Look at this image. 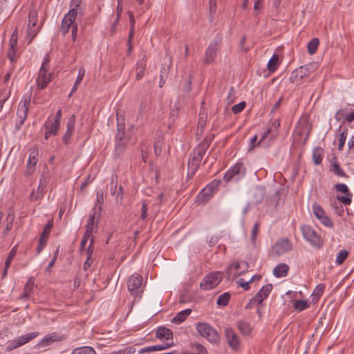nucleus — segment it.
<instances>
[{
  "label": "nucleus",
  "mask_w": 354,
  "mask_h": 354,
  "mask_svg": "<svg viewBox=\"0 0 354 354\" xmlns=\"http://www.w3.org/2000/svg\"><path fill=\"white\" fill-rule=\"evenodd\" d=\"M31 94L28 97L23 96L20 100L18 106V110L17 113V122L15 124V129L19 130L22 125L24 124L28 115L29 109V105L30 102Z\"/></svg>",
  "instance_id": "obj_1"
},
{
  "label": "nucleus",
  "mask_w": 354,
  "mask_h": 354,
  "mask_svg": "<svg viewBox=\"0 0 354 354\" xmlns=\"http://www.w3.org/2000/svg\"><path fill=\"white\" fill-rule=\"evenodd\" d=\"M246 174V168L242 162H236L234 166L230 167L223 176V180L226 183L230 181L238 182L243 178Z\"/></svg>",
  "instance_id": "obj_2"
},
{
  "label": "nucleus",
  "mask_w": 354,
  "mask_h": 354,
  "mask_svg": "<svg viewBox=\"0 0 354 354\" xmlns=\"http://www.w3.org/2000/svg\"><path fill=\"white\" fill-rule=\"evenodd\" d=\"M196 329L203 337L207 339L211 343L216 344L220 339L218 333L207 323H198L196 325Z\"/></svg>",
  "instance_id": "obj_3"
},
{
  "label": "nucleus",
  "mask_w": 354,
  "mask_h": 354,
  "mask_svg": "<svg viewBox=\"0 0 354 354\" xmlns=\"http://www.w3.org/2000/svg\"><path fill=\"white\" fill-rule=\"evenodd\" d=\"M292 245L290 240L287 238H281L272 247L268 255L270 258L274 259L292 250Z\"/></svg>",
  "instance_id": "obj_4"
},
{
  "label": "nucleus",
  "mask_w": 354,
  "mask_h": 354,
  "mask_svg": "<svg viewBox=\"0 0 354 354\" xmlns=\"http://www.w3.org/2000/svg\"><path fill=\"white\" fill-rule=\"evenodd\" d=\"M222 45V37L217 35L214 39L209 44L205 50L203 62L205 64H212L217 56Z\"/></svg>",
  "instance_id": "obj_5"
},
{
  "label": "nucleus",
  "mask_w": 354,
  "mask_h": 354,
  "mask_svg": "<svg viewBox=\"0 0 354 354\" xmlns=\"http://www.w3.org/2000/svg\"><path fill=\"white\" fill-rule=\"evenodd\" d=\"M301 232L304 238L312 245L320 248L323 245V241L317 232L309 225H303Z\"/></svg>",
  "instance_id": "obj_6"
},
{
  "label": "nucleus",
  "mask_w": 354,
  "mask_h": 354,
  "mask_svg": "<svg viewBox=\"0 0 354 354\" xmlns=\"http://www.w3.org/2000/svg\"><path fill=\"white\" fill-rule=\"evenodd\" d=\"M39 335V332L35 331L26 333V335H21L15 339H13L8 345L6 346V351H11L17 348L23 346L35 337H37Z\"/></svg>",
  "instance_id": "obj_7"
},
{
  "label": "nucleus",
  "mask_w": 354,
  "mask_h": 354,
  "mask_svg": "<svg viewBox=\"0 0 354 354\" xmlns=\"http://www.w3.org/2000/svg\"><path fill=\"white\" fill-rule=\"evenodd\" d=\"M39 335V332L35 331L26 333V335H21L15 339H13L8 345L6 346V351H11L17 348L23 346L35 337H37Z\"/></svg>",
  "instance_id": "obj_8"
},
{
  "label": "nucleus",
  "mask_w": 354,
  "mask_h": 354,
  "mask_svg": "<svg viewBox=\"0 0 354 354\" xmlns=\"http://www.w3.org/2000/svg\"><path fill=\"white\" fill-rule=\"evenodd\" d=\"M223 274L221 272H214L207 274L201 283V287L204 290H210L215 288L222 280Z\"/></svg>",
  "instance_id": "obj_9"
},
{
  "label": "nucleus",
  "mask_w": 354,
  "mask_h": 354,
  "mask_svg": "<svg viewBox=\"0 0 354 354\" xmlns=\"http://www.w3.org/2000/svg\"><path fill=\"white\" fill-rule=\"evenodd\" d=\"M142 277L140 274H135L131 275L127 281V288L132 296H140L142 292Z\"/></svg>",
  "instance_id": "obj_10"
},
{
  "label": "nucleus",
  "mask_w": 354,
  "mask_h": 354,
  "mask_svg": "<svg viewBox=\"0 0 354 354\" xmlns=\"http://www.w3.org/2000/svg\"><path fill=\"white\" fill-rule=\"evenodd\" d=\"M52 74L48 70L40 68L36 79L37 87L39 89H44L52 80Z\"/></svg>",
  "instance_id": "obj_11"
},
{
  "label": "nucleus",
  "mask_w": 354,
  "mask_h": 354,
  "mask_svg": "<svg viewBox=\"0 0 354 354\" xmlns=\"http://www.w3.org/2000/svg\"><path fill=\"white\" fill-rule=\"evenodd\" d=\"M53 226V219L49 220L47 223V224L45 225V227L44 229V231L40 235L39 240V244L38 246L36 248L37 254H39L44 248L45 247L46 244V239L48 237L51 229Z\"/></svg>",
  "instance_id": "obj_12"
},
{
  "label": "nucleus",
  "mask_w": 354,
  "mask_h": 354,
  "mask_svg": "<svg viewBox=\"0 0 354 354\" xmlns=\"http://www.w3.org/2000/svg\"><path fill=\"white\" fill-rule=\"evenodd\" d=\"M248 263L245 261L243 262H234L231 264L226 270V273L228 277H230L232 272L235 270V273L233 274L234 277H237L243 274L245 271L248 269Z\"/></svg>",
  "instance_id": "obj_13"
},
{
  "label": "nucleus",
  "mask_w": 354,
  "mask_h": 354,
  "mask_svg": "<svg viewBox=\"0 0 354 354\" xmlns=\"http://www.w3.org/2000/svg\"><path fill=\"white\" fill-rule=\"evenodd\" d=\"M17 45V30H15L10 38L9 41V49L7 53V57L10 59L12 67H14V63L15 61V53H16V47Z\"/></svg>",
  "instance_id": "obj_14"
},
{
  "label": "nucleus",
  "mask_w": 354,
  "mask_h": 354,
  "mask_svg": "<svg viewBox=\"0 0 354 354\" xmlns=\"http://www.w3.org/2000/svg\"><path fill=\"white\" fill-rule=\"evenodd\" d=\"M225 335L230 348L233 350H237L240 346V339L234 330L231 328H226L225 330Z\"/></svg>",
  "instance_id": "obj_15"
},
{
  "label": "nucleus",
  "mask_w": 354,
  "mask_h": 354,
  "mask_svg": "<svg viewBox=\"0 0 354 354\" xmlns=\"http://www.w3.org/2000/svg\"><path fill=\"white\" fill-rule=\"evenodd\" d=\"M65 339L64 335L58 334L57 333H52L46 335L40 342L39 344L42 346L51 345L56 342H61Z\"/></svg>",
  "instance_id": "obj_16"
},
{
  "label": "nucleus",
  "mask_w": 354,
  "mask_h": 354,
  "mask_svg": "<svg viewBox=\"0 0 354 354\" xmlns=\"http://www.w3.org/2000/svg\"><path fill=\"white\" fill-rule=\"evenodd\" d=\"M75 115H72L67 121V130L62 138V140L65 145H68L71 138V136L75 129Z\"/></svg>",
  "instance_id": "obj_17"
},
{
  "label": "nucleus",
  "mask_w": 354,
  "mask_h": 354,
  "mask_svg": "<svg viewBox=\"0 0 354 354\" xmlns=\"http://www.w3.org/2000/svg\"><path fill=\"white\" fill-rule=\"evenodd\" d=\"M207 145H198L190 153L189 157L194 159L195 162H201L204 155L207 151Z\"/></svg>",
  "instance_id": "obj_18"
},
{
  "label": "nucleus",
  "mask_w": 354,
  "mask_h": 354,
  "mask_svg": "<svg viewBox=\"0 0 354 354\" xmlns=\"http://www.w3.org/2000/svg\"><path fill=\"white\" fill-rule=\"evenodd\" d=\"M39 155L38 149L32 150L29 156V159L27 162L26 174L30 175L34 173L35 170V165L37 162V156Z\"/></svg>",
  "instance_id": "obj_19"
},
{
  "label": "nucleus",
  "mask_w": 354,
  "mask_h": 354,
  "mask_svg": "<svg viewBox=\"0 0 354 354\" xmlns=\"http://www.w3.org/2000/svg\"><path fill=\"white\" fill-rule=\"evenodd\" d=\"M117 134L115 136V140H125V124L124 118L121 117L118 118L117 113Z\"/></svg>",
  "instance_id": "obj_20"
},
{
  "label": "nucleus",
  "mask_w": 354,
  "mask_h": 354,
  "mask_svg": "<svg viewBox=\"0 0 354 354\" xmlns=\"http://www.w3.org/2000/svg\"><path fill=\"white\" fill-rule=\"evenodd\" d=\"M272 289V284L263 286L260 290L254 296L257 300V304H260L266 299Z\"/></svg>",
  "instance_id": "obj_21"
},
{
  "label": "nucleus",
  "mask_w": 354,
  "mask_h": 354,
  "mask_svg": "<svg viewBox=\"0 0 354 354\" xmlns=\"http://www.w3.org/2000/svg\"><path fill=\"white\" fill-rule=\"evenodd\" d=\"M156 335L160 339L172 340L173 339V333L170 329L165 326L159 327L156 330Z\"/></svg>",
  "instance_id": "obj_22"
},
{
  "label": "nucleus",
  "mask_w": 354,
  "mask_h": 354,
  "mask_svg": "<svg viewBox=\"0 0 354 354\" xmlns=\"http://www.w3.org/2000/svg\"><path fill=\"white\" fill-rule=\"evenodd\" d=\"M307 75L308 72L306 66H300L298 69L292 73L291 76L290 77V81L292 83H295L297 82L298 77L299 80H301Z\"/></svg>",
  "instance_id": "obj_23"
},
{
  "label": "nucleus",
  "mask_w": 354,
  "mask_h": 354,
  "mask_svg": "<svg viewBox=\"0 0 354 354\" xmlns=\"http://www.w3.org/2000/svg\"><path fill=\"white\" fill-rule=\"evenodd\" d=\"M174 345V344L173 343V342H171L170 343H165L162 345H154V346H147V347H145V348H142V349H140L138 351V353L153 352V351H163V350H165Z\"/></svg>",
  "instance_id": "obj_24"
},
{
  "label": "nucleus",
  "mask_w": 354,
  "mask_h": 354,
  "mask_svg": "<svg viewBox=\"0 0 354 354\" xmlns=\"http://www.w3.org/2000/svg\"><path fill=\"white\" fill-rule=\"evenodd\" d=\"M201 162H195L193 158L189 157V160L188 162V170L187 174V179L193 178L194 176L199 169Z\"/></svg>",
  "instance_id": "obj_25"
},
{
  "label": "nucleus",
  "mask_w": 354,
  "mask_h": 354,
  "mask_svg": "<svg viewBox=\"0 0 354 354\" xmlns=\"http://www.w3.org/2000/svg\"><path fill=\"white\" fill-rule=\"evenodd\" d=\"M236 326L243 335H250L252 328L249 323L243 320H238Z\"/></svg>",
  "instance_id": "obj_26"
},
{
  "label": "nucleus",
  "mask_w": 354,
  "mask_h": 354,
  "mask_svg": "<svg viewBox=\"0 0 354 354\" xmlns=\"http://www.w3.org/2000/svg\"><path fill=\"white\" fill-rule=\"evenodd\" d=\"M289 271V266L286 263L277 265L273 270V274L276 277L280 278L286 277Z\"/></svg>",
  "instance_id": "obj_27"
},
{
  "label": "nucleus",
  "mask_w": 354,
  "mask_h": 354,
  "mask_svg": "<svg viewBox=\"0 0 354 354\" xmlns=\"http://www.w3.org/2000/svg\"><path fill=\"white\" fill-rule=\"evenodd\" d=\"M145 56L143 57L142 59H140L136 63V80H140L144 76L145 71L146 68V59H145Z\"/></svg>",
  "instance_id": "obj_28"
},
{
  "label": "nucleus",
  "mask_w": 354,
  "mask_h": 354,
  "mask_svg": "<svg viewBox=\"0 0 354 354\" xmlns=\"http://www.w3.org/2000/svg\"><path fill=\"white\" fill-rule=\"evenodd\" d=\"M324 155V149L321 147H317L314 148L313 151V162L316 165H319L322 163V159Z\"/></svg>",
  "instance_id": "obj_29"
},
{
  "label": "nucleus",
  "mask_w": 354,
  "mask_h": 354,
  "mask_svg": "<svg viewBox=\"0 0 354 354\" xmlns=\"http://www.w3.org/2000/svg\"><path fill=\"white\" fill-rule=\"evenodd\" d=\"M191 313L192 310L189 308L181 310L171 319V322L176 324H180L187 318Z\"/></svg>",
  "instance_id": "obj_30"
},
{
  "label": "nucleus",
  "mask_w": 354,
  "mask_h": 354,
  "mask_svg": "<svg viewBox=\"0 0 354 354\" xmlns=\"http://www.w3.org/2000/svg\"><path fill=\"white\" fill-rule=\"evenodd\" d=\"M337 131L339 132V136L338 150L342 151L344 148L345 141L347 137L348 129L344 128L343 129H342V126H339L337 129Z\"/></svg>",
  "instance_id": "obj_31"
},
{
  "label": "nucleus",
  "mask_w": 354,
  "mask_h": 354,
  "mask_svg": "<svg viewBox=\"0 0 354 354\" xmlns=\"http://www.w3.org/2000/svg\"><path fill=\"white\" fill-rule=\"evenodd\" d=\"M214 194L211 192H208L207 190V187H205L203 189L201 192L198 194L196 199L198 201L201 203H205L212 197Z\"/></svg>",
  "instance_id": "obj_32"
},
{
  "label": "nucleus",
  "mask_w": 354,
  "mask_h": 354,
  "mask_svg": "<svg viewBox=\"0 0 354 354\" xmlns=\"http://www.w3.org/2000/svg\"><path fill=\"white\" fill-rule=\"evenodd\" d=\"M279 55L274 54L268 63V70L270 73H274L278 68Z\"/></svg>",
  "instance_id": "obj_33"
},
{
  "label": "nucleus",
  "mask_w": 354,
  "mask_h": 354,
  "mask_svg": "<svg viewBox=\"0 0 354 354\" xmlns=\"http://www.w3.org/2000/svg\"><path fill=\"white\" fill-rule=\"evenodd\" d=\"M77 15V10L76 8H71L68 12L65 15L63 18L64 23L68 22L69 24H73L74 21L76 19Z\"/></svg>",
  "instance_id": "obj_34"
},
{
  "label": "nucleus",
  "mask_w": 354,
  "mask_h": 354,
  "mask_svg": "<svg viewBox=\"0 0 354 354\" xmlns=\"http://www.w3.org/2000/svg\"><path fill=\"white\" fill-rule=\"evenodd\" d=\"M95 214H96V212L94 211V212L92 214H91L88 217V219L87 221V224H86V235L92 234V233H93V229L95 227Z\"/></svg>",
  "instance_id": "obj_35"
},
{
  "label": "nucleus",
  "mask_w": 354,
  "mask_h": 354,
  "mask_svg": "<svg viewBox=\"0 0 354 354\" xmlns=\"http://www.w3.org/2000/svg\"><path fill=\"white\" fill-rule=\"evenodd\" d=\"M127 145V140H115V153L117 157H119L124 151Z\"/></svg>",
  "instance_id": "obj_36"
},
{
  "label": "nucleus",
  "mask_w": 354,
  "mask_h": 354,
  "mask_svg": "<svg viewBox=\"0 0 354 354\" xmlns=\"http://www.w3.org/2000/svg\"><path fill=\"white\" fill-rule=\"evenodd\" d=\"M319 43V40L317 37L313 38L310 40L307 45L308 53L310 55H313L316 52Z\"/></svg>",
  "instance_id": "obj_37"
},
{
  "label": "nucleus",
  "mask_w": 354,
  "mask_h": 354,
  "mask_svg": "<svg viewBox=\"0 0 354 354\" xmlns=\"http://www.w3.org/2000/svg\"><path fill=\"white\" fill-rule=\"evenodd\" d=\"M230 297L231 295L229 292H226L223 293L217 299V305L220 306H226L229 303Z\"/></svg>",
  "instance_id": "obj_38"
},
{
  "label": "nucleus",
  "mask_w": 354,
  "mask_h": 354,
  "mask_svg": "<svg viewBox=\"0 0 354 354\" xmlns=\"http://www.w3.org/2000/svg\"><path fill=\"white\" fill-rule=\"evenodd\" d=\"M72 354H96L91 346H82L73 350Z\"/></svg>",
  "instance_id": "obj_39"
},
{
  "label": "nucleus",
  "mask_w": 354,
  "mask_h": 354,
  "mask_svg": "<svg viewBox=\"0 0 354 354\" xmlns=\"http://www.w3.org/2000/svg\"><path fill=\"white\" fill-rule=\"evenodd\" d=\"M60 124H57L56 122H45V129L49 130V133H52L53 136H56L57 133V131L59 128Z\"/></svg>",
  "instance_id": "obj_40"
},
{
  "label": "nucleus",
  "mask_w": 354,
  "mask_h": 354,
  "mask_svg": "<svg viewBox=\"0 0 354 354\" xmlns=\"http://www.w3.org/2000/svg\"><path fill=\"white\" fill-rule=\"evenodd\" d=\"M293 307L297 311H302L309 307V304L306 300H296L293 303Z\"/></svg>",
  "instance_id": "obj_41"
},
{
  "label": "nucleus",
  "mask_w": 354,
  "mask_h": 354,
  "mask_svg": "<svg viewBox=\"0 0 354 354\" xmlns=\"http://www.w3.org/2000/svg\"><path fill=\"white\" fill-rule=\"evenodd\" d=\"M28 19L29 22L28 26H30V28H35L37 24V10H32L28 12Z\"/></svg>",
  "instance_id": "obj_42"
},
{
  "label": "nucleus",
  "mask_w": 354,
  "mask_h": 354,
  "mask_svg": "<svg viewBox=\"0 0 354 354\" xmlns=\"http://www.w3.org/2000/svg\"><path fill=\"white\" fill-rule=\"evenodd\" d=\"M118 184V176L116 175L112 176L111 182L109 184L110 194L111 196H116Z\"/></svg>",
  "instance_id": "obj_43"
},
{
  "label": "nucleus",
  "mask_w": 354,
  "mask_h": 354,
  "mask_svg": "<svg viewBox=\"0 0 354 354\" xmlns=\"http://www.w3.org/2000/svg\"><path fill=\"white\" fill-rule=\"evenodd\" d=\"M221 183V180L215 179L210 182L207 186V190L211 192L213 194L218 189V187Z\"/></svg>",
  "instance_id": "obj_44"
},
{
  "label": "nucleus",
  "mask_w": 354,
  "mask_h": 354,
  "mask_svg": "<svg viewBox=\"0 0 354 354\" xmlns=\"http://www.w3.org/2000/svg\"><path fill=\"white\" fill-rule=\"evenodd\" d=\"M348 252L346 250H340L336 257L335 263L337 265H342L348 257Z\"/></svg>",
  "instance_id": "obj_45"
},
{
  "label": "nucleus",
  "mask_w": 354,
  "mask_h": 354,
  "mask_svg": "<svg viewBox=\"0 0 354 354\" xmlns=\"http://www.w3.org/2000/svg\"><path fill=\"white\" fill-rule=\"evenodd\" d=\"M17 251V246H15V247H13L12 248V250H10L9 254L8 255V257H7L6 261H5V263L4 264L6 265V267H10V266L12 261L13 260V259L16 256Z\"/></svg>",
  "instance_id": "obj_46"
},
{
  "label": "nucleus",
  "mask_w": 354,
  "mask_h": 354,
  "mask_svg": "<svg viewBox=\"0 0 354 354\" xmlns=\"http://www.w3.org/2000/svg\"><path fill=\"white\" fill-rule=\"evenodd\" d=\"M207 114L200 113L198 122V130L202 133L206 125Z\"/></svg>",
  "instance_id": "obj_47"
},
{
  "label": "nucleus",
  "mask_w": 354,
  "mask_h": 354,
  "mask_svg": "<svg viewBox=\"0 0 354 354\" xmlns=\"http://www.w3.org/2000/svg\"><path fill=\"white\" fill-rule=\"evenodd\" d=\"M313 212L315 215V216L319 219L320 218L323 217L324 216L325 212L323 209V208L317 203H315L313 206Z\"/></svg>",
  "instance_id": "obj_48"
},
{
  "label": "nucleus",
  "mask_w": 354,
  "mask_h": 354,
  "mask_svg": "<svg viewBox=\"0 0 354 354\" xmlns=\"http://www.w3.org/2000/svg\"><path fill=\"white\" fill-rule=\"evenodd\" d=\"M333 170L338 176L348 178V176L344 171V170L341 169L338 162H336L333 164Z\"/></svg>",
  "instance_id": "obj_49"
},
{
  "label": "nucleus",
  "mask_w": 354,
  "mask_h": 354,
  "mask_svg": "<svg viewBox=\"0 0 354 354\" xmlns=\"http://www.w3.org/2000/svg\"><path fill=\"white\" fill-rule=\"evenodd\" d=\"M335 188L337 192H342L344 194L353 195V194L348 189L347 185L344 183H337L335 185Z\"/></svg>",
  "instance_id": "obj_50"
},
{
  "label": "nucleus",
  "mask_w": 354,
  "mask_h": 354,
  "mask_svg": "<svg viewBox=\"0 0 354 354\" xmlns=\"http://www.w3.org/2000/svg\"><path fill=\"white\" fill-rule=\"evenodd\" d=\"M39 28H30V26H28L27 28V36L29 39L28 43H30L32 39L36 37L38 33Z\"/></svg>",
  "instance_id": "obj_51"
},
{
  "label": "nucleus",
  "mask_w": 354,
  "mask_h": 354,
  "mask_svg": "<svg viewBox=\"0 0 354 354\" xmlns=\"http://www.w3.org/2000/svg\"><path fill=\"white\" fill-rule=\"evenodd\" d=\"M162 138L160 136L154 142V153L157 156H159L162 152Z\"/></svg>",
  "instance_id": "obj_52"
},
{
  "label": "nucleus",
  "mask_w": 354,
  "mask_h": 354,
  "mask_svg": "<svg viewBox=\"0 0 354 354\" xmlns=\"http://www.w3.org/2000/svg\"><path fill=\"white\" fill-rule=\"evenodd\" d=\"M346 196H337V199L342 203L345 205H348L351 203L352 199L351 197L353 195L351 194H345Z\"/></svg>",
  "instance_id": "obj_53"
},
{
  "label": "nucleus",
  "mask_w": 354,
  "mask_h": 354,
  "mask_svg": "<svg viewBox=\"0 0 354 354\" xmlns=\"http://www.w3.org/2000/svg\"><path fill=\"white\" fill-rule=\"evenodd\" d=\"M123 188L122 185H120L117 189V194L115 196V201L117 203L122 205L123 203Z\"/></svg>",
  "instance_id": "obj_54"
},
{
  "label": "nucleus",
  "mask_w": 354,
  "mask_h": 354,
  "mask_svg": "<svg viewBox=\"0 0 354 354\" xmlns=\"http://www.w3.org/2000/svg\"><path fill=\"white\" fill-rule=\"evenodd\" d=\"M245 106H246V103H245V102L243 101L237 104L234 105L232 107V111L234 114H237V113L241 112L245 108Z\"/></svg>",
  "instance_id": "obj_55"
},
{
  "label": "nucleus",
  "mask_w": 354,
  "mask_h": 354,
  "mask_svg": "<svg viewBox=\"0 0 354 354\" xmlns=\"http://www.w3.org/2000/svg\"><path fill=\"white\" fill-rule=\"evenodd\" d=\"M134 35V29H130L129 33L128 36V41H127V45H128V55H129L132 49H133V45H132V40Z\"/></svg>",
  "instance_id": "obj_56"
},
{
  "label": "nucleus",
  "mask_w": 354,
  "mask_h": 354,
  "mask_svg": "<svg viewBox=\"0 0 354 354\" xmlns=\"http://www.w3.org/2000/svg\"><path fill=\"white\" fill-rule=\"evenodd\" d=\"M252 282V279H250L249 281H245L244 279L241 278L237 281V283L242 287L245 290H248L250 289L249 284Z\"/></svg>",
  "instance_id": "obj_57"
},
{
  "label": "nucleus",
  "mask_w": 354,
  "mask_h": 354,
  "mask_svg": "<svg viewBox=\"0 0 354 354\" xmlns=\"http://www.w3.org/2000/svg\"><path fill=\"white\" fill-rule=\"evenodd\" d=\"M320 222L328 227H333L334 226L333 221L328 216H323L319 218Z\"/></svg>",
  "instance_id": "obj_58"
},
{
  "label": "nucleus",
  "mask_w": 354,
  "mask_h": 354,
  "mask_svg": "<svg viewBox=\"0 0 354 354\" xmlns=\"http://www.w3.org/2000/svg\"><path fill=\"white\" fill-rule=\"evenodd\" d=\"M34 288V278L30 277L28 281L26 282L24 290L26 291V292L31 293L33 291Z\"/></svg>",
  "instance_id": "obj_59"
},
{
  "label": "nucleus",
  "mask_w": 354,
  "mask_h": 354,
  "mask_svg": "<svg viewBox=\"0 0 354 354\" xmlns=\"http://www.w3.org/2000/svg\"><path fill=\"white\" fill-rule=\"evenodd\" d=\"M192 75L189 74V80H187L183 85V91L185 93H189L192 90Z\"/></svg>",
  "instance_id": "obj_60"
},
{
  "label": "nucleus",
  "mask_w": 354,
  "mask_h": 354,
  "mask_svg": "<svg viewBox=\"0 0 354 354\" xmlns=\"http://www.w3.org/2000/svg\"><path fill=\"white\" fill-rule=\"evenodd\" d=\"M324 289H325V285L323 283H319L314 289L313 295H316L317 297H320L321 295H322V294L324 291Z\"/></svg>",
  "instance_id": "obj_61"
},
{
  "label": "nucleus",
  "mask_w": 354,
  "mask_h": 354,
  "mask_svg": "<svg viewBox=\"0 0 354 354\" xmlns=\"http://www.w3.org/2000/svg\"><path fill=\"white\" fill-rule=\"evenodd\" d=\"M11 7L10 0H0V14L5 10L10 8Z\"/></svg>",
  "instance_id": "obj_62"
},
{
  "label": "nucleus",
  "mask_w": 354,
  "mask_h": 354,
  "mask_svg": "<svg viewBox=\"0 0 354 354\" xmlns=\"http://www.w3.org/2000/svg\"><path fill=\"white\" fill-rule=\"evenodd\" d=\"M259 230V223H254V225L252 227V234H251V241L253 243L255 242Z\"/></svg>",
  "instance_id": "obj_63"
},
{
  "label": "nucleus",
  "mask_w": 354,
  "mask_h": 354,
  "mask_svg": "<svg viewBox=\"0 0 354 354\" xmlns=\"http://www.w3.org/2000/svg\"><path fill=\"white\" fill-rule=\"evenodd\" d=\"M235 90L234 87H231L229 90L228 95L227 97V101L228 104H232L234 102L235 100Z\"/></svg>",
  "instance_id": "obj_64"
}]
</instances>
